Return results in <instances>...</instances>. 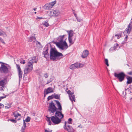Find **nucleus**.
Segmentation results:
<instances>
[{
    "mask_svg": "<svg viewBox=\"0 0 132 132\" xmlns=\"http://www.w3.org/2000/svg\"><path fill=\"white\" fill-rule=\"evenodd\" d=\"M62 111L57 110L55 111L54 116H52L51 117L46 116L47 121L48 122V125H51L52 121L55 125L58 124L61 122V119L64 117L63 114L62 113Z\"/></svg>",
    "mask_w": 132,
    "mask_h": 132,
    "instance_id": "1",
    "label": "nucleus"
},
{
    "mask_svg": "<svg viewBox=\"0 0 132 132\" xmlns=\"http://www.w3.org/2000/svg\"><path fill=\"white\" fill-rule=\"evenodd\" d=\"M62 53L58 52L55 48L51 47L50 53V60L56 61L63 57Z\"/></svg>",
    "mask_w": 132,
    "mask_h": 132,
    "instance_id": "2",
    "label": "nucleus"
},
{
    "mask_svg": "<svg viewBox=\"0 0 132 132\" xmlns=\"http://www.w3.org/2000/svg\"><path fill=\"white\" fill-rule=\"evenodd\" d=\"M36 56H34L31 58L27 63L24 69V76H26L27 74L30 72L33 69V63H36L37 61Z\"/></svg>",
    "mask_w": 132,
    "mask_h": 132,
    "instance_id": "3",
    "label": "nucleus"
},
{
    "mask_svg": "<svg viewBox=\"0 0 132 132\" xmlns=\"http://www.w3.org/2000/svg\"><path fill=\"white\" fill-rule=\"evenodd\" d=\"M54 101L56 102L58 108H57L56 107L54 103L52 101L51 102L49 103L48 107V110L50 112L53 114L57 110L60 111H62V106L60 102L57 100H54Z\"/></svg>",
    "mask_w": 132,
    "mask_h": 132,
    "instance_id": "4",
    "label": "nucleus"
},
{
    "mask_svg": "<svg viewBox=\"0 0 132 132\" xmlns=\"http://www.w3.org/2000/svg\"><path fill=\"white\" fill-rule=\"evenodd\" d=\"M114 76L119 82H121L124 80L126 75L123 72H121L119 73H114Z\"/></svg>",
    "mask_w": 132,
    "mask_h": 132,
    "instance_id": "5",
    "label": "nucleus"
},
{
    "mask_svg": "<svg viewBox=\"0 0 132 132\" xmlns=\"http://www.w3.org/2000/svg\"><path fill=\"white\" fill-rule=\"evenodd\" d=\"M56 46L60 49L63 50H65L68 47V44L65 40L63 42L56 43Z\"/></svg>",
    "mask_w": 132,
    "mask_h": 132,
    "instance_id": "6",
    "label": "nucleus"
},
{
    "mask_svg": "<svg viewBox=\"0 0 132 132\" xmlns=\"http://www.w3.org/2000/svg\"><path fill=\"white\" fill-rule=\"evenodd\" d=\"M7 79L6 78H0V91H3L6 84Z\"/></svg>",
    "mask_w": 132,
    "mask_h": 132,
    "instance_id": "7",
    "label": "nucleus"
},
{
    "mask_svg": "<svg viewBox=\"0 0 132 132\" xmlns=\"http://www.w3.org/2000/svg\"><path fill=\"white\" fill-rule=\"evenodd\" d=\"M67 124L66 122H65L64 125L63 126L64 129L67 130L68 132H74V129L71 126Z\"/></svg>",
    "mask_w": 132,
    "mask_h": 132,
    "instance_id": "8",
    "label": "nucleus"
},
{
    "mask_svg": "<svg viewBox=\"0 0 132 132\" xmlns=\"http://www.w3.org/2000/svg\"><path fill=\"white\" fill-rule=\"evenodd\" d=\"M56 1H55L46 4L44 6V8L46 10L51 9L56 3Z\"/></svg>",
    "mask_w": 132,
    "mask_h": 132,
    "instance_id": "9",
    "label": "nucleus"
},
{
    "mask_svg": "<svg viewBox=\"0 0 132 132\" xmlns=\"http://www.w3.org/2000/svg\"><path fill=\"white\" fill-rule=\"evenodd\" d=\"M0 71L1 73H8V68L4 64V63L1 64V67L0 68Z\"/></svg>",
    "mask_w": 132,
    "mask_h": 132,
    "instance_id": "10",
    "label": "nucleus"
},
{
    "mask_svg": "<svg viewBox=\"0 0 132 132\" xmlns=\"http://www.w3.org/2000/svg\"><path fill=\"white\" fill-rule=\"evenodd\" d=\"M132 28V22L131 21L128 25L127 27L124 32V33H127L129 35L131 31Z\"/></svg>",
    "mask_w": 132,
    "mask_h": 132,
    "instance_id": "11",
    "label": "nucleus"
},
{
    "mask_svg": "<svg viewBox=\"0 0 132 132\" xmlns=\"http://www.w3.org/2000/svg\"><path fill=\"white\" fill-rule=\"evenodd\" d=\"M16 67L17 69L18 73V76H19V79H21L22 77V73L21 69L20 66L18 64H16Z\"/></svg>",
    "mask_w": 132,
    "mask_h": 132,
    "instance_id": "12",
    "label": "nucleus"
},
{
    "mask_svg": "<svg viewBox=\"0 0 132 132\" xmlns=\"http://www.w3.org/2000/svg\"><path fill=\"white\" fill-rule=\"evenodd\" d=\"M89 54V51L87 50H85L83 51L81 55V57L82 58H85L88 56Z\"/></svg>",
    "mask_w": 132,
    "mask_h": 132,
    "instance_id": "13",
    "label": "nucleus"
},
{
    "mask_svg": "<svg viewBox=\"0 0 132 132\" xmlns=\"http://www.w3.org/2000/svg\"><path fill=\"white\" fill-rule=\"evenodd\" d=\"M48 48H46L45 50L44 51L43 53V54L44 55V57L47 60L49 59V53H48Z\"/></svg>",
    "mask_w": 132,
    "mask_h": 132,
    "instance_id": "14",
    "label": "nucleus"
},
{
    "mask_svg": "<svg viewBox=\"0 0 132 132\" xmlns=\"http://www.w3.org/2000/svg\"><path fill=\"white\" fill-rule=\"evenodd\" d=\"M50 14L51 16H57L58 14V11L57 10L51 11Z\"/></svg>",
    "mask_w": 132,
    "mask_h": 132,
    "instance_id": "15",
    "label": "nucleus"
},
{
    "mask_svg": "<svg viewBox=\"0 0 132 132\" xmlns=\"http://www.w3.org/2000/svg\"><path fill=\"white\" fill-rule=\"evenodd\" d=\"M44 91L46 92V94H48L50 93L53 92V91L52 88L50 87L45 89Z\"/></svg>",
    "mask_w": 132,
    "mask_h": 132,
    "instance_id": "16",
    "label": "nucleus"
},
{
    "mask_svg": "<svg viewBox=\"0 0 132 132\" xmlns=\"http://www.w3.org/2000/svg\"><path fill=\"white\" fill-rule=\"evenodd\" d=\"M69 97L70 100L71 102H73V101L75 102L76 99L75 98V95H73V93L72 94L69 95Z\"/></svg>",
    "mask_w": 132,
    "mask_h": 132,
    "instance_id": "17",
    "label": "nucleus"
},
{
    "mask_svg": "<svg viewBox=\"0 0 132 132\" xmlns=\"http://www.w3.org/2000/svg\"><path fill=\"white\" fill-rule=\"evenodd\" d=\"M76 38L75 37L73 40H72V38H68V40L69 43V46L73 44L76 40Z\"/></svg>",
    "mask_w": 132,
    "mask_h": 132,
    "instance_id": "18",
    "label": "nucleus"
},
{
    "mask_svg": "<svg viewBox=\"0 0 132 132\" xmlns=\"http://www.w3.org/2000/svg\"><path fill=\"white\" fill-rule=\"evenodd\" d=\"M26 127V123L25 122V120L23 119V125L21 129V131L22 132H24Z\"/></svg>",
    "mask_w": 132,
    "mask_h": 132,
    "instance_id": "19",
    "label": "nucleus"
},
{
    "mask_svg": "<svg viewBox=\"0 0 132 132\" xmlns=\"http://www.w3.org/2000/svg\"><path fill=\"white\" fill-rule=\"evenodd\" d=\"M65 35H63L62 36H60L59 37V42L57 43L63 42L64 41L63 40L64 38Z\"/></svg>",
    "mask_w": 132,
    "mask_h": 132,
    "instance_id": "20",
    "label": "nucleus"
},
{
    "mask_svg": "<svg viewBox=\"0 0 132 132\" xmlns=\"http://www.w3.org/2000/svg\"><path fill=\"white\" fill-rule=\"evenodd\" d=\"M127 84H130L132 82V77H128L127 78Z\"/></svg>",
    "mask_w": 132,
    "mask_h": 132,
    "instance_id": "21",
    "label": "nucleus"
},
{
    "mask_svg": "<svg viewBox=\"0 0 132 132\" xmlns=\"http://www.w3.org/2000/svg\"><path fill=\"white\" fill-rule=\"evenodd\" d=\"M67 32L69 35L68 38H72V37L73 36V31L71 30L69 31H67Z\"/></svg>",
    "mask_w": 132,
    "mask_h": 132,
    "instance_id": "22",
    "label": "nucleus"
},
{
    "mask_svg": "<svg viewBox=\"0 0 132 132\" xmlns=\"http://www.w3.org/2000/svg\"><path fill=\"white\" fill-rule=\"evenodd\" d=\"M35 39L36 40V38L35 36H30L29 38V42H32L33 40Z\"/></svg>",
    "mask_w": 132,
    "mask_h": 132,
    "instance_id": "23",
    "label": "nucleus"
},
{
    "mask_svg": "<svg viewBox=\"0 0 132 132\" xmlns=\"http://www.w3.org/2000/svg\"><path fill=\"white\" fill-rule=\"evenodd\" d=\"M54 98L56 99H60V95L54 93L53 95Z\"/></svg>",
    "mask_w": 132,
    "mask_h": 132,
    "instance_id": "24",
    "label": "nucleus"
},
{
    "mask_svg": "<svg viewBox=\"0 0 132 132\" xmlns=\"http://www.w3.org/2000/svg\"><path fill=\"white\" fill-rule=\"evenodd\" d=\"M0 36H7L6 34L1 29H0Z\"/></svg>",
    "mask_w": 132,
    "mask_h": 132,
    "instance_id": "25",
    "label": "nucleus"
},
{
    "mask_svg": "<svg viewBox=\"0 0 132 132\" xmlns=\"http://www.w3.org/2000/svg\"><path fill=\"white\" fill-rule=\"evenodd\" d=\"M13 115L14 116L15 119H16L18 118V116H21V114L18 113L16 114L15 112H13Z\"/></svg>",
    "mask_w": 132,
    "mask_h": 132,
    "instance_id": "26",
    "label": "nucleus"
},
{
    "mask_svg": "<svg viewBox=\"0 0 132 132\" xmlns=\"http://www.w3.org/2000/svg\"><path fill=\"white\" fill-rule=\"evenodd\" d=\"M76 68L79 67H80V65L81 64L79 63H76L74 64Z\"/></svg>",
    "mask_w": 132,
    "mask_h": 132,
    "instance_id": "27",
    "label": "nucleus"
},
{
    "mask_svg": "<svg viewBox=\"0 0 132 132\" xmlns=\"http://www.w3.org/2000/svg\"><path fill=\"white\" fill-rule=\"evenodd\" d=\"M75 67L74 64H72L70 67V69L71 70H74L76 68Z\"/></svg>",
    "mask_w": 132,
    "mask_h": 132,
    "instance_id": "28",
    "label": "nucleus"
},
{
    "mask_svg": "<svg viewBox=\"0 0 132 132\" xmlns=\"http://www.w3.org/2000/svg\"><path fill=\"white\" fill-rule=\"evenodd\" d=\"M11 103H9L6 106H5V109H7L10 108L11 107Z\"/></svg>",
    "mask_w": 132,
    "mask_h": 132,
    "instance_id": "29",
    "label": "nucleus"
},
{
    "mask_svg": "<svg viewBox=\"0 0 132 132\" xmlns=\"http://www.w3.org/2000/svg\"><path fill=\"white\" fill-rule=\"evenodd\" d=\"M20 63L22 64H24L25 63V60L22 58L20 59Z\"/></svg>",
    "mask_w": 132,
    "mask_h": 132,
    "instance_id": "30",
    "label": "nucleus"
},
{
    "mask_svg": "<svg viewBox=\"0 0 132 132\" xmlns=\"http://www.w3.org/2000/svg\"><path fill=\"white\" fill-rule=\"evenodd\" d=\"M119 44L118 43H116V44L114 45L113 48L114 51H115L116 50L117 48L118 47Z\"/></svg>",
    "mask_w": 132,
    "mask_h": 132,
    "instance_id": "31",
    "label": "nucleus"
},
{
    "mask_svg": "<svg viewBox=\"0 0 132 132\" xmlns=\"http://www.w3.org/2000/svg\"><path fill=\"white\" fill-rule=\"evenodd\" d=\"M43 24L46 27L49 26V24L48 22L44 21L43 22Z\"/></svg>",
    "mask_w": 132,
    "mask_h": 132,
    "instance_id": "32",
    "label": "nucleus"
},
{
    "mask_svg": "<svg viewBox=\"0 0 132 132\" xmlns=\"http://www.w3.org/2000/svg\"><path fill=\"white\" fill-rule=\"evenodd\" d=\"M31 119L28 116L27 117V118L26 119L25 121L27 122H28L30 121V120Z\"/></svg>",
    "mask_w": 132,
    "mask_h": 132,
    "instance_id": "33",
    "label": "nucleus"
},
{
    "mask_svg": "<svg viewBox=\"0 0 132 132\" xmlns=\"http://www.w3.org/2000/svg\"><path fill=\"white\" fill-rule=\"evenodd\" d=\"M105 63L106 64L107 66H109V65L108 63V61L107 59H105Z\"/></svg>",
    "mask_w": 132,
    "mask_h": 132,
    "instance_id": "34",
    "label": "nucleus"
},
{
    "mask_svg": "<svg viewBox=\"0 0 132 132\" xmlns=\"http://www.w3.org/2000/svg\"><path fill=\"white\" fill-rule=\"evenodd\" d=\"M54 98L53 95H51L49 96L47 98V99L48 101H49L51 99H52Z\"/></svg>",
    "mask_w": 132,
    "mask_h": 132,
    "instance_id": "35",
    "label": "nucleus"
},
{
    "mask_svg": "<svg viewBox=\"0 0 132 132\" xmlns=\"http://www.w3.org/2000/svg\"><path fill=\"white\" fill-rule=\"evenodd\" d=\"M72 119L71 118H69L67 121L68 123L69 124L71 123V122L72 121Z\"/></svg>",
    "mask_w": 132,
    "mask_h": 132,
    "instance_id": "36",
    "label": "nucleus"
},
{
    "mask_svg": "<svg viewBox=\"0 0 132 132\" xmlns=\"http://www.w3.org/2000/svg\"><path fill=\"white\" fill-rule=\"evenodd\" d=\"M115 36H116L117 38L118 39L121 37V36L120 35L116 34L115 35Z\"/></svg>",
    "mask_w": 132,
    "mask_h": 132,
    "instance_id": "37",
    "label": "nucleus"
},
{
    "mask_svg": "<svg viewBox=\"0 0 132 132\" xmlns=\"http://www.w3.org/2000/svg\"><path fill=\"white\" fill-rule=\"evenodd\" d=\"M76 19L77 21H78L79 22H80L81 21V19L80 18L77 17L76 18Z\"/></svg>",
    "mask_w": 132,
    "mask_h": 132,
    "instance_id": "38",
    "label": "nucleus"
},
{
    "mask_svg": "<svg viewBox=\"0 0 132 132\" xmlns=\"http://www.w3.org/2000/svg\"><path fill=\"white\" fill-rule=\"evenodd\" d=\"M36 42H37V43H36V45H39V46H41V44L40 42L37 40H36Z\"/></svg>",
    "mask_w": 132,
    "mask_h": 132,
    "instance_id": "39",
    "label": "nucleus"
},
{
    "mask_svg": "<svg viewBox=\"0 0 132 132\" xmlns=\"http://www.w3.org/2000/svg\"><path fill=\"white\" fill-rule=\"evenodd\" d=\"M44 77L46 78H47L48 76V74L47 73H46L44 74Z\"/></svg>",
    "mask_w": 132,
    "mask_h": 132,
    "instance_id": "40",
    "label": "nucleus"
},
{
    "mask_svg": "<svg viewBox=\"0 0 132 132\" xmlns=\"http://www.w3.org/2000/svg\"><path fill=\"white\" fill-rule=\"evenodd\" d=\"M67 93L69 95H69H70V94H72L73 93H72L70 91V90H68L67 92Z\"/></svg>",
    "mask_w": 132,
    "mask_h": 132,
    "instance_id": "41",
    "label": "nucleus"
},
{
    "mask_svg": "<svg viewBox=\"0 0 132 132\" xmlns=\"http://www.w3.org/2000/svg\"><path fill=\"white\" fill-rule=\"evenodd\" d=\"M0 41L3 43L4 44L5 43L4 42V41H3V40L2 38H1V37H0Z\"/></svg>",
    "mask_w": 132,
    "mask_h": 132,
    "instance_id": "42",
    "label": "nucleus"
},
{
    "mask_svg": "<svg viewBox=\"0 0 132 132\" xmlns=\"http://www.w3.org/2000/svg\"><path fill=\"white\" fill-rule=\"evenodd\" d=\"M11 121L12 122H14L15 123H16V121L14 119H11Z\"/></svg>",
    "mask_w": 132,
    "mask_h": 132,
    "instance_id": "43",
    "label": "nucleus"
},
{
    "mask_svg": "<svg viewBox=\"0 0 132 132\" xmlns=\"http://www.w3.org/2000/svg\"><path fill=\"white\" fill-rule=\"evenodd\" d=\"M4 105L3 104L0 103V108H2L3 107H4Z\"/></svg>",
    "mask_w": 132,
    "mask_h": 132,
    "instance_id": "44",
    "label": "nucleus"
},
{
    "mask_svg": "<svg viewBox=\"0 0 132 132\" xmlns=\"http://www.w3.org/2000/svg\"><path fill=\"white\" fill-rule=\"evenodd\" d=\"M52 81V80H48L47 81V83L46 84H48V83H49L50 82H51Z\"/></svg>",
    "mask_w": 132,
    "mask_h": 132,
    "instance_id": "45",
    "label": "nucleus"
},
{
    "mask_svg": "<svg viewBox=\"0 0 132 132\" xmlns=\"http://www.w3.org/2000/svg\"><path fill=\"white\" fill-rule=\"evenodd\" d=\"M52 130H45V132H51Z\"/></svg>",
    "mask_w": 132,
    "mask_h": 132,
    "instance_id": "46",
    "label": "nucleus"
},
{
    "mask_svg": "<svg viewBox=\"0 0 132 132\" xmlns=\"http://www.w3.org/2000/svg\"><path fill=\"white\" fill-rule=\"evenodd\" d=\"M6 97V96H2L1 97H0L2 99L3 98H5Z\"/></svg>",
    "mask_w": 132,
    "mask_h": 132,
    "instance_id": "47",
    "label": "nucleus"
},
{
    "mask_svg": "<svg viewBox=\"0 0 132 132\" xmlns=\"http://www.w3.org/2000/svg\"><path fill=\"white\" fill-rule=\"evenodd\" d=\"M128 74L130 75H132V72L130 71L128 73Z\"/></svg>",
    "mask_w": 132,
    "mask_h": 132,
    "instance_id": "48",
    "label": "nucleus"
},
{
    "mask_svg": "<svg viewBox=\"0 0 132 132\" xmlns=\"http://www.w3.org/2000/svg\"><path fill=\"white\" fill-rule=\"evenodd\" d=\"M73 14L76 18L77 17L76 14L75 13L73 12Z\"/></svg>",
    "mask_w": 132,
    "mask_h": 132,
    "instance_id": "49",
    "label": "nucleus"
},
{
    "mask_svg": "<svg viewBox=\"0 0 132 132\" xmlns=\"http://www.w3.org/2000/svg\"><path fill=\"white\" fill-rule=\"evenodd\" d=\"M128 38V36L127 35L125 37V40H126H126L127 39V38Z\"/></svg>",
    "mask_w": 132,
    "mask_h": 132,
    "instance_id": "50",
    "label": "nucleus"
},
{
    "mask_svg": "<svg viewBox=\"0 0 132 132\" xmlns=\"http://www.w3.org/2000/svg\"><path fill=\"white\" fill-rule=\"evenodd\" d=\"M126 92H125L124 91H123L122 92V94L124 96L126 94Z\"/></svg>",
    "mask_w": 132,
    "mask_h": 132,
    "instance_id": "51",
    "label": "nucleus"
},
{
    "mask_svg": "<svg viewBox=\"0 0 132 132\" xmlns=\"http://www.w3.org/2000/svg\"><path fill=\"white\" fill-rule=\"evenodd\" d=\"M46 93V92H45V91H44V97H45L46 95L47 94H46V93Z\"/></svg>",
    "mask_w": 132,
    "mask_h": 132,
    "instance_id": "52",
    "label": "nucleus"
},
{
    "mask_svg": "<svg viewBox=\"0 0 132 132\" xmlns=\"http://www.w3.org/2000/svg\"><path fill=\"white\" fill-rule=\"evenodd\" d=\"M2 63H3L1 62H0V68L1 67V64Z\"/></svg>",
    "mask_w": 132,
    "mask_h": 132,
    "instance_id": "53",
    "label": "nucleus"
},
{
    "mask_svg": "<svg viewBox=\"0 0 132 132\" xmlns=\"http://www.w3.org/2000/svg\"><path fill=\"white\" fill-rule=\"evenodd\" d=\"M36 9H37V8L35 7L33 9V10L35 11H36Z\"/></svg>",
    "mask_w": 132,
    "mask_h": 132,
    "instance_id": "54",
    "label": "nucleus"
},
{
    "mask_svg": "<svg viewBox=\"0 0 132 132\" xmlns=\"http://www.w3.org/2000/svg\"><path fill=\"white\" fill-rule=\"evenodd\" d=\"M111 48H110V49L109 50V51L110 52H112V51H111Z\"/></svg>",
    "mask_w": 132,
    "mask_h": 132,
    "instance_id": "55",
    "label": "nucleus"
},
{
    "mask_svg": "<svg viewBox=\"0 0 132 132\" xmlns=\"http://www.w3.org/2000/svg\"><path fill=\"white\" fill-rule=\"evenodd\" d=\"M37 18L39 19H41L42 18H41L40 17H38Z\"/></svg>",
    "mask_w": 132,
    "mask_h": 132,
    "instance_id": "56",
    "label": "nucleus"
},
{
    "mask_svg": "<svg viewBox=\"0 0 132 132\" xmlns=\"http://www.w3.org/2000/svg\"><path fill=\"white\" fill-rule=\"evenodd\" d=\"M128 89V88H125V90H127V89Z\"/></svg>",
    "mask_w": 132,
    "mask_h": 132,
    "instance_id": "57",
    "label": "nucleus"
},
{
    "mask_svg": "<svg viewBox=\"0 0 132 132\" xmlns=\"http://www.w3.org/2000/svg\"><path fill=\"white\" fill-rule=\"evenodd\" d=\"M21 119V118H19L18 120H20Z\"/></svg>",
    "mask_w": 132,
    "mask_h": 132,
    "instance_id": "58",
    "label": "nucleus"
},
{
    "mask_svg": "<svg viewBox=\"0 0 132 132\" xmlns=\"http://www.w3.org/2000/svg\"><path fill=\"white\" fill-rule=\"evenodd\" d=\"M2 99L0 97V101H1Z\"/></svg>",
    "mask_w": 132,
    "mask_h": 132,
    "instance_id": "59",
    "label": "nucleus"
},
{
    "mask_svg": "<svg viewBox=\"0 0 132 132\" xmlns=\"http://www.w3.org/2000/svg\"><path fill=\"white\" fill-rule=\"evenodd\" d=\"M2 99L0 97V101H1Z\"/></svg>",
    "mask_w": 132,
    "mask_h": 132,
    "instance_id": "60",
    "label": "nucleus"
},
{
    "mask_svg": "<svg viewBox=\"0 0 132 132\" xmlns=\"http://www.w3.org/2000/svg\"><path fill=\"white\" fill-rule=\"evenodd\" d=\"M36 13H36V12H35V13H35V14H36Z\"/></svg>",
    "mask_w": 132,
    "mask_h": 132,
    "instance_id": "61",
    "label": "nucleus"
},
{
    "mask_svg": "<svg viewBox=\"0 0 132 132\" xmlns=\"http://www.w3.org/2000/svg\"><path fill=\"white\" fill-rule=\"evenodd\" d=\"M72 11H74V10H73L72 9Z\"/></svg>",
    "mask_w": 132,
    "mask_h": 132,
    "instance_id": "62",
    "label": "nucleus"
},
{
    "mask_svg": "<svg viewBox=\"0 0 132 132\" xmlns=\"http://www.w3.org/2000/svg\"><path fill=\"white\" fill-rule=\"evenodd\" d=\"M131 20H132V18L131 19Z\"/></svg>",
    "mask_w": 132,
    "mask_h": 132,
    "instance_id": "63",
    "label": "nucleus"
},
{
    "mask_svg": "<svg viewBox=\"0 0 132 132\" xmlns=\"http://www.w3.org/2000/svg\"><path fill=\"white\" fill-rule=\"evenodd\" d=\"M131 1H132V0H131Z\"/></svg>",
    "mask_w": 132,
    "mask_h": 132,
    "instance_id": "64",
    "label": "nucleus"
}]
</instances>
